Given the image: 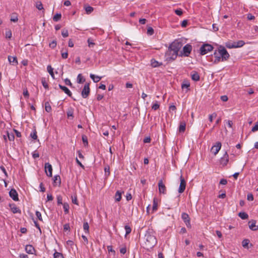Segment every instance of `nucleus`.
<instances>
[{
    "instance_id": "nucleus-1",
    "label": "nucleus",
    "mask_w": 258,
    "mask_h": 258,
    "mask_svg": "<svg viewBox=\"0 0 258 258\" xmlns=\"http://www.w3.org/2000/svg\"><path fill=\"white\" fill-rule=\"evenodd\" d=\"M145 244L147 248L153 247L157 243V239L152 233L147 232L145 235Z\"/></svg>"
},
{
    "instance_id": "nucleus-2",
    "label": "nucleus",
    "mask_w": 258,
    "mask_h": 258,
    "mask_svg": "<svg viewBox=\"0 0 258 258\" xmlns=\"http://www.w3.org/2000/svg\"><path fill=\"white\" fill-rule=\"evenodd\" d=\"M177 55L178 54L174 52L172 49L168 47V50L165 53V56L166 60L173 61L176 58Z\"/></svg>"
},
{
    "instance_id": "nucleus-3",
    "label": "nucleus",
    "mask_w": 258,
    "mask_h": 258,
    "mask_svg": "<svg viewBox=\"0 0 258 258\" xmlns=\"http://www.w3.org/2000/svg\"><path fill=\"white\" fill-rule=\"evenodd\" d=\"M219 50L222 61L227 60L230 57V55L225 48L222 46H220L219 47Z\"/></svg>"
},
{
    "instance_id": "nucleus-4",
    "label": "nucleus",
    "mask_w": 258,
    "mask_h": 258,
    "mask_svg": "<svg viewBox=\"0 0 258 258\" xmlns=\"http://www.w3.org/2000/svg\"><path fill=\"white\" fill-rule=\"evenodd\" d=\"M213 48V46L211 44L207 43L204 44L201 46L200 48V54L201 55H205L207 54L208 52L212 51Z\"/></svg>"
},
{
    "instance_id": "nucleus-5",
    "label": "nucleus",
    "mask_w": 258,
    "mask_h": 258,
    "mask_svg": "<svg viewBox=\"0 0 258 258\" xmlns=\"http://www.w3.org/2000/svg\"><path fill=\"white\" fill-rule=\"evenodd\" d=\"M182 46L181 42L178 41H173L169 46L174 52L178 54V52Z\"/></svg>"
},
{
    "instance_id": "nucleus-6",
    "label": "nucleus",
    "mask_w": 258,
    "mask_h": 258,
    "mask_svg": "<svg viewBox=\"0 0 258 258\" xmlns=\"http://www.w3.org/2000/svg\"><path fill=\"white\" fill-rule=\"evenodd\" d=\"M89 86V83L85 84L82 91L81 95L82 97L84 98H87L90 94V89Z\"/></svg>"
},
{
    "instance_id": "nucleus-7",
    "label": "nucleus",
    "mask_w": 258,
    "mask_h": 258,
    "mask_svg": "<svg viewBox=\"0 0 258 258\" xmlns=\"http://www.w3.org/2000/svg\"><path fill=\"white\" fill-rule=\"evenodd\" d=\"M180 183L178 188V192L181 194L184 192L186 187V181L182 175L180 177Z\"/></svg>"
},
{
    "instance_id": "nucleus-8",
    "label": "nucleus",
    "mask_w": 258,
    "mask_h": 258,
    "mask_svg": "<svg viewBox=\"0 0 258 258\" xmlns=\"http://www.w3.org/2000/svg\"><path fill=\"white\" fill-rule=\"evenodd\" d=\"M159 192L160 194H165L166 192V187L163 183V180L160 179L158 183Z\"/></svg>"
},
{
    "instance_id": "nucleus-9",
    "label": "nucleus",
    "mask_w": 258,
    "mask_h": 258,
    "mask_svg": "<svg viewBox=\"0 0 258 258\" xmlns=\"http://www.w3.org/2000/svg\"><path fill=\"white\" fill-rule=\"evenodd\" d=\"M221 143L219 142H218L216 143V145H214L211 148V152L216 155L219 152V150L221 148Z\"/></svg>"
},
{
    "instance_id": "nucleus-10",
    "label": "nucleus",
    "mask_w": 258,
    "mask_h": 258,
    "mask_svg": "<svg viewBox=\"0 0 258 258\" xmlns=\"http://www.w3.org/2000/svg\"><path fill=\"white\" fill-rule=\"evenodd\" d=\"M192 50V46L190 44H186L183 48V55L185 56H188Z\"/></svg>"
},
{
    "instance_id": "nucleus-11",
    "label": "nucleus",
    "mask_w": 258,
    "mask_h": 258,
    "mask_svg": "<svg viewBox=\"0 0 258 258\" xmlns=\"http://www.w3.org/2000/svg\"><path fill=\"white\" fill-rule=\"evenodd\" d=\"M45 171L46 175L49 177H51L52 175V168L51 165L49 163L45 164Z\"/></svg>"
},
{
    "instance_id": "nucleus-12",
    "label": "nucleus",
    "mask_w": 258,
    "mask_h": 258,
    "mask_svg": "<svg viewBox=\"0 0 258 258\" xmlns=\"http://www.w3.org/2000/svg\"><path fill=\"white\" fill-rule=\"evenodd\" d=\"M181 217L185 223L186 226L187 227H190V218L188 215L185 213H183L181 215Z\"/></svg>"
},
{
    "instance_id": "nucleus-13",
    "label": "nucleus",
    "mask_w": 258,
    "mask_h": 258,
    "mask_svg": "<svg viewBox=\"0 0 258 258\" xmlns=\"http://www.w3.org/2000/svg\"><path fill=\"white\" fill-rule=\"evenodd\" d=\"M229 161V155L226 152L223 156L220 159V164L223 166H226Z\"/></svg>"
},
{
    "instance_id": "nucleus-14",
    "label": "nucleus",
    "mask_w": 258,
    "mask_h": 258,
    "mask_svg": "<svg viewBox=\"0 0 258 258\" xmlns=\"http://www.w3.org/2000/svg\"><path fill=\"white\" fill-rule=\"evenodd\" d=\"M9 195L11 198L15 201H18V195L17 191L15 189H12L9 192Z\"/></svg>"
},
{
    "instance_id": "nucleus-15",
    "label": "nucleus",
    "mask_w": 258,
    "mask_h": 258,
    "mask_svg": "<svg viewBox=\"0 0 258 258\" xmlns=\"http://www.w3.org/2000/svg\"><path fill=\"white\" fill-rule=\"evenodd\" d=\"M249 228L252 231H256L258 230V226L256 225V221L251 220L248 222Z\"/></svg>"
},
{
    "instance_id": "nucleus-16",
    "label": "nucleus",
    "mask_w": 258,
    "mask_h": 258,
    "mask_svg": "<svg viewBox=\"0 0 258 258\" xmlns=\"http://www.w3.org/2000/svg\"><path fill=\"white\" fill-rule=\"evenodd\" d=\"M214 57H215V59L213 61L214 63L217 64L219 63L220 61H222L221 56L220 55L219 50H215L214 53Z\"/></svg>"
},
{
    "instance_id": "nucleus-17",
    "label": "nucleus",
    "mask_w": 258,
    "mask_h": 258,
    "mask_svg": "<svg viewBox=\"0 0 258 258\" xmlns=\"http://www.w3.org/2000/svg\"><path fill=\"white\" fill-rule=\"evenodd\" d=\"M9 206L11 208V211L13 213L20 214L21 213V210L16 206L15 204H10Z\"/></svg>"
},
{
    "instance_id": "nucleus-18",
    "label": "nucleus",
    "mask_w": 258,
    "mask_h": 258,
    "mask_svg": "<svg viewBox=\"0 0 258 258\" xmlns=\"http://www.w3.org/2000/svg\"><path fill=\"white\" fill-rule=\"evenodd\" d=\"M59 88L61 89L66 94H67L69 97H72V94L70 90L66 86H62L61 85H58Z\"/></svg>"
},
{
    "instance_id": "nucleus-19",
    "label": "nucleus",
    "mask_w": 258,
    "mask_h": 258,
    "mask_svg": "<svg viewBox=\"0 0 258 258\" xmlns=\"http://www.w3.org/2000/svg\"><path fill=\"white\" fill-rule=\"evenodd\" d=\"M191 77L192 80L195 81H198L200 80V76L198 73L196 71H192L191 73Z\"/></svg>"
},
{
    "instance_id": "nucleus-20",
    "label": "nucleus",
    "mask_w": 258,
    "mask_h": 258,
    "mask_svg": "<svg viewBox=\"0 0 258 258\" xmlns=\"http://www.w3.org/2000/svg\"><path fill=\"white\" fill-rule=\"evenodd\" d=\"M26 251L29 254H33L35 251L34 248L31 245H27L25 247Z\"/></svg>"
},
{
    "instance_id": "nucleus-21",
    "label": "nucleus",
    "mask_w": 258,
    "mask_h": 258,
    "mask_svg": "<svg viewBox=\"0 0 258 258\" xmlns=\"http://www.w3.org/2000/svg\"><path fill=\"white\" fill-rule=\"evenodd\" d=\"M8 60L10 63H13V64L17 65L18 64L17 57L16 56H9Z\"/></svg>"
},
{
    "instance_id": "nucleus-22",
    "label": "nucleus",
    "mask_w": 258,
    "mask_h": 258,
    "mask_svg": "<svg viewBox=\"0 0 258 258\" xmlns=\"http://www.w3.org/2000/svg\"><path fill=\"white\" fill-rule=\"evenodd\" d=\"M151 66L154 68L158 67L162 65V62H159L154 58L151 60Z\"/></svg>"
},
{
    "instance_id": "nucleus-23",
    "label": "nucleus",
    "mask_w": 258,
    "mask_h": 258,
    "mask_svg": "<svg viewBox=\"0 0 258 258\" xmlns=\"http://www.w3.org/2000/svg\"><path fill=\"white\" fill-rule=\"evenodd\" d=\"M53 182L54 184L56 185H58L59 186L61 184V179L59 175H55L53 178Z\"/></svg>"
},
{
    "instance_id": "nucleus-24",
    "label": "nucleus",
    "mask_w": 258,
    "mask_h": 258,
    "mask_svg": "<svg viewBox=\"0 0 258 258\" xmlns=\"http://www.w3.org/2000/svg\"><path fill=\"white\" fill-rule=\"evenodd\" d=\"M186 123L185 121H181L179 126V132H184L185 131Z\"/></svg>"
},
{
    "instance_id": "nucleus-25",
    "label": "nucleus",
    "mask_w": 258,
    "mask_h": 258,
    "mask_svg": "<svg viewBox=\"0 0 258 258\" xmlns=\"http://www.w3.org/2000/svg\"><path fill=\"white\" fill-rule=\"evenodd\" d=\"M90 77L95 83L98 82L102 78L101 77L95 76V75L93 74H90Z\"/></svg>"
},
{
    "instance_id": "nucleus-26",
    "label": "nucleus",
    "mask_w": 258,
    "mask_h": 258,
    "mask_svg": "<svg viewBox=\"0 0 258 258\" xmlns=\"http://www.w3.org/2000/svg\"><path fill=\"white\" fill-rule=\"evenodd\" d=\"M190 83L187 81H184L181 84V88L182 89L186 88L188 90H189Z\"/></svg>"
},
{
    "instance_id": "nucleus-27",
    "label": "nucleus",
    "mask_w": 258,
    "mask_h": 258,
    "mask_svg": "<svg viewBox=\"0 0 258 258\" xmlns=\"http://www.w3.org/2000/svg\"><path fill=\"white\" fill-rule=\"evenodd\" d=\"M115 201L119 202L121 199V192L117 190L115 195Z\"/></svg>"
},
{
    "instance_id": "nucleus-28",
    "label": "nucleus",
    "mask_w": 258,
    "mask_h": 258,
    "mask_svg": "<svg viewBox=\"0 0 258 258\" xmlns=\"http://www.w3.org/2000/svg\"><path fill=\"white\" fill-rule=\"evenodd\" d=\"M47 71L49 73V74L50 75V76H51V77L53 78V79H54V73H53V68L51 67V66L49 65L47 66Z\"/></svg>"
},
{
    "instance_id": "nucleus-29",
    "label": "nucleus",
    "mask_w": 258,
    "mask_h": 258,
    "mask_svg": "<svg viewBox=\"0 0 258 258\" xmlns=\"http://www.w3.org/2000/svg\"><path fill=\"white\" fill-rule=\"evenodd\" d=\"M238 216L243 220L247 219L248 217V214L245 212L239 213Z\"/></svg>"
},
{
    "instance_id": "nucleus-30",
    "label": "nucleus",
    "mask_w": 258,
    "mask_h": 258,
    "mask_svg": "<svg viewBox=\"0 0 258 258\" xmlns=\"http://www.w3.org/2000/svg\"><path fill=\"white\" fill-rule=\"evenodd\" d=\"M249 243V240L248 239H244L242 241V245L244 248H248V244Z\"/></svg>"
},
{
    "instance_id": "nucleus-31",
    "label": "nucleus",
    "mask_w": 258,
    "mask_h": 258,
    "mask_svg": "<svg viewBox=\"0 0 258 258\" xmlns=\"http://www.w3.org/2000/svg\"><path fill=\"white\" fill-rule=\"evenodd\" d=\"M69 205L68 203H64L63 204V208L64 209V212L65 213V214H68L69 212Z\"/></svg>"
},
{
    "instance_id": "nucleus-32",
    "label": "nucleus",
    "mask_w": 258,
    "mask_h": 258,
    "mask_svg": "<svg viewBox=\"0 0 258 258\" xmlns=\"http://www.w3.org/2000/svg\"><path fill=\"white\" fill-rule=\"evenodd\" d=\"M235 42L236 48L241 47L245 44V42L243 40H239Z\"/></svg>"
},
{
    "instance_id": "nucleus-33",
    "label": "nucleus",
    "mask_w": 258,
    "mask_h": 258,
    "mask_svg": "<svg viewBox=\"0 0 258 258\" xmlns=\"http://www.w3.org/2000/svg\"><path fill=\"white\" fill-rule=\"evenodd\" d=\"M158 207V203L157 200L156 198H154L153 199V204L152 207V209L153 211H156L157 210Z\"/></svg>"
},
{
    "instance_id": "nucleus-34",
    "label": "nucleus",
    "mask_w": 258,
    "mask_h": 258,
    "mask_svg": "<svg viewBox=\"0 0 258 258\" xmlns=\"http://www.w3.org/2000/svg\"><path fill=\"white\" fill-rule=\"evenodd\" d=\"M18 21L17 15L15 13H13L11 15V21L13 22H17Z\"/></svg>"
},
{
    "instance_id": "nucleus-35",
    "label": "nucleus",
    "mask_w": 258,
    "mask_h": 258,
    "mask_svg": "<svg viewBox=\"0 0 258 258\" xmlns=\"http://www.w3.org/2000/svg\"><path fill=\"white\" fill-rule=\"evenodd\" d=\"M85 81V79L83 78L82 74H80L77 77V82L78 83H82Z\"/></svg>"
},
{
    "instance_id": "nucleus-36",
    "label": "nucleus",
    "mask_w": 258,
    "mask_h": 258,
    "mask_svg": "<svg viewBox=\"0 0 258 258\" xmlns=\"http://www.w3.org/2000/svg\"><path fill=\"white\" fill-rule=\"evenodd\" d=\"M45 109L47 112H49L51 111V107L48 102L45 103Z\"/></svg>"
},
{
    "instance_id": "nucleus-37",
    "label": "nucleus",
    "mask_w": 258,
    "mask_h": 258,
    "mask_svg": "<svg viewBox=\"0 0 258 258\" xmlns=\"http://www.w3.org/2000/svg\"><path fill=\"white\" fill-rule=\"evenodd\" d=\"M226 46L228 48H236L235 46V42L231 43L230 42H228L226 43Z\"/></svg>"
},
{
    "instance_id": "nucleus-38",
    "label": "nucleus",
    "mask_w": 258,
    "mask_h": 258,
    "mask_svg": "<svg viewBox=\"0 0 258 258\" xmlns=\"http://www.w3.org/2000/svg\"><path fill=\"white\" fill-rule=\"evenodd\" d=\"M61 15L60 14H55L53 17V20L55 22H57L60 19H61Z\"/></svg>"
},
{
    "instance_id": "nucleus-39",
    "label": "nucleus",
    "mask_w": 258,
    "mask_h": 258,
    "mask_svg": "<svg viewBox=\"0 0 258 258\" xmlns=\"http://www.w3.org/2000/svg\"><path fill=\"white\" fill-rule=\"evenodd\" d=\"M83 229L86 233H89V226L87 222H85L84 223Z\"/></svg>"
},
{
    "instance_id": "nucleus-40",
    "label": "nucleus",
    "mask_w": 258,
    "mask_h": 258,
    "mask_svg": "<svg viewBox=\"0 0 258 258\" xmlns=\"http://www.w3.org/2000/svg\"><path fill=\"white\" fill-rule=\"evenodd\" d=\"M54 258H64L62 253L58 252H55L53 254Z\"/></svg>"
},
{
    "instance_id": "nucleus-41",
    "label": "nucleus",
    "mask_w": 258,
    "mask_h": 258,
    "mask_svg": "<svg viewBox=\"0 0 258 258\" xmlns=\"http://www.w3.org/2000/svg\"><path fill=\"white\" fill-rule=\"evenodd\" d=\"M85 11L87 14H90L93 12V7L88 6L85 7Z\"/></svg>"
},
{
    "instance_id": "nucleus-42",
    "label": "nucleus",
    "mask_w": 258,
    "mask_h": 258,
    "mask_svg": "<svg viewBox=\"0 0 258 258\" xmlns=\"http://www.w3.org/2000/svg\"><path fill=\"white\" fill-rule=\"evenodd\" d=\"M7 135L8 137V139L10 141H13L15 139L14 135L13 133L10 134L9 132H7Z\"/></svg>"
},
{
    "instance_id": "nucleus-43",
    "label": "nucleus",
    "mask_w": 258,
    "mask_h": 258,
    "mask_svg": "<svg viewBox=\"0 0 258 258\" xmlns=\"http://www.w3.org/2000/svg\"><path fill=\"white\" fill-rule=\"evenodd\" d=\"M30 136L34 140H36L37 139V132L36 131V129L34 130L33 133H32L30 134Z\"/></svg>"
},
{
    "instance_id": "nucleus-44",
    "label": "nucleus",
    "mask_w": 258,
    "mask_h": 258,
    "mask_svg": "<svg viewBox=\"0 0 258 258\" xmlns=\"http://www.w3.org/2000/svg\"><path fill=\"white\" fill-rule=\"evenodd\" d=\"M41 83L43 86L46 89H48V85L46 82L45 79L43 78L41 79Z\"/></svg>"
},
{
    "instance_id": "nucleus-45",
    "label": "nucleus",
    "mask_w": 258,
    "mask_h": 258,
    "mask_svg": "<svg viewBox=\"0 0 258 258\" xmlns=\"http://www.w3.org/2000/svg\"><path fill=\"white\" fill-rule=\"evenodd\" d=\"M57 44V42L56 40H53L51 42H50L49 44V46L50 48L53 49L54 48Z\"/></svg>"
},
{
    "instance_id": "nucleus-46",
    "label": "nucleus",
    "mask_w": 258,
    "mask_h": 258,
    "mask_svg": "<svg viewBox=\"0 0 258 258\" xmlns=\"http://www.w3.org/2000/svg\"><path fill=\"white\" fill-rule=\"evenodd\" d=\"M124 229L125 230V234L127 235L130 234L131 232V227L128 225H125L124 227Z\"/></svg>"
},
{
    "instance_id": "nucleus-47",
    "label": "nucleus",
    "mask_w": 258,
    "mask_h": 258,
    "mask_svg": "<svg viewBox=\"0 0 258 258\" xmlns=\"http://www.w3.org/2000/svg\"><path fill=\"white\" fill-rule=\"evenodd\" d=\"M36 8L39 10H41L43 9V5H42V4L41 3V2H38L36 3Z\"/></svg>"
},
{
    "instance_id": "nucleus-48",
    "label": "nucleus",
    "mask_w": 258,
    "mask_h": 258,
    "mask_svg": "<svg viewBox=\"0 0 258 258\" xmlns=\"http://www.w3.org/2000/svg\"><path fill=\"white\" fill-rule=\"evenodd\" d=\"M217 116V114L214 112L212 114H210L209 117V120L211 122L213 121V118H215Z\"/></svg>"
},
{
    "instance_id": "nucleus-49",
    "label": "nucleus",
    "mask_w": 258,
    "mask_h": 258,
    "mask_svg": "<svg viewBox=\"0 0 258 258\" xmlns=\"http://www.w3.org/2000/svg\"><path fill=\"white\" fill-rule=\"evenodd\" d=\"M109 166H107L104 168V171L105 172V175L108 176L110 175Z\"/></svg>"
},
{
    "instance_id": "nucleus-50",
    "label": "nucleus",
    "mask_w": 258,
    "mask_h": 258,
    "mask_svg": "<svg viewBox=\"0 0 258 258\" xmlns=\"http://www.w3.org/2000/svg\"><path fill=\"white\" fill-rule=\"evenodd\" d=\"M61 35L63 37H67L69 36L68 31L67 30H62Z\"/></svg>"
},
{
    "instance_id": "nucleus-51",
    "label": "nucleus",
    "mask_w": 258,
    "mask_h": 258,
    "mask_svg": "<svg viewBox=\"0 0 258 258\" xmlns=\"http://www.w3.org/2000/svg\"><path fill=\"white\" fill-rule=\"evenodd\" d=\"M154 29L152 27H149L147 29V33L150 35H152L154 34Z\"/></svg>"
},
{
    "instance_id": "nucleus-52",
    "label": "nucleus",
    "mask_w": 258,
    "mask_h": 258,
    "mask_svg": "<svg viewBox=\"0 0 258 258\" xmlns=\"http://www.w3.org/2000/svg\"><path fill=\"white\" fill-rule=\"evenodd\" d=\"M61 57L64 58V59H66L67 58H68V51H66V52H62V51L61 50Z\"/></svg>"
},
{
    "instance_id": "nucleus-53",
    "label": "nucleus",
    "mask_w": 258,
    "mask_h": 258,
    "mask_svg": "<svg viewBox=\"0 0 258 258\" xmlns=\"http://www.w3.org/2000/svg\"><path fill=\"white\" fill-rule=\"evenodd\" d=\"M82 141H83V143L85 144V145H88V139H87V137L86 136H85V135L82 136Z\"/></svg>"
},
{
    "instance_id": "nucleus-54",
    "label": "nucleus",
    "mask_w": 258,
    "mask_h": 258,
    "mask_svg": "<svg viewBox=\"0 0 258 258\" xmlns=\"http://www.w3.org/2000/svg\"><path fill=\"white\" fill-rule=\"evenodd\" d=\"M258 131V121L256 122L255 124L252 127L251 131L253 132Z\"/></svg>"
},
{
    "instance_id": "nucleus-55",
    "label": "nucleus",
    "mask_w": 258,
    "mask_h": 258,
    "mask_svg": "<svg viewBox=\"0 0 258 258\" xmlns=\"http://www.w3.org/2000/svg\"><path fill=\"white\" fill-rule=\"evenodd\" d=\"M6 37L10 39L12 37V32L9 30L6 32Z\"/></svg>"
},
{
    "instance_id": "nucleus-56",
    "label": "nucleus",
    "mask_w": 258,
    "mask_h": 258,
    "mask_svg": "<svg viewBox=\"0 0 258 258\" xmlns=\"http://www.w3.org/2000/svg\"><path fill=\"white\" fill-rule=\"evenodd\" d=\"M62 197L61 196H58L57 197V204L58 205H60V204H62Z\"/></svg>"
},
{
    "instance_id": "nucleus-57",
    "label": "nucleus",
    "mask_w": 258,
    "mask_h": 258,
    "mask_svg": "<svg viewBox=\"0 0 258 258\" xmlns=\"http://www.w3.org/2000/svg\"><path fill=\"white\" fill-rule=\"evenodd\" d=\"M159 104H158L157 103H156L152 105V108L154 110H156L159 108Z\"/></svg>"
},
{
    "instance_id": "nucleus-58",
    "label": "nucleus",
    "mask_w": 258,
    "mask_h": 258,
    "mask_svg": "<svg viewBox=\"0 0 258 258\" xmlns=\"http://www.w3.org/2000/svg\"><path fill=\"white\" fill-rule=\"evenodd\" d=\"M36 215L37 218L40 221H42V216H41V213L39 212L36 211Z\"/></svg>"
},
{
    "instance_id": "nucleus-59",
    "label": "nucleus",
    "mask_w": 258,
    "mask_h": 258,
    "mask_svg": "<svg viewBox=\"0 0 258 258\" xmlns=\"http://www.w3.org/2000/svg\"><path fill=\"white\" fill-rule=\"evenodd\" d=\"M64 82L67 85H68L71 87L72 86V83H71V81L69 79H66L64 80Z\"/></svg>"
},
{
    "instance_id": "nucleus-60",
    "label": "nucleus",
    "mask_w": 258,
    "mask_h": 258,
    "mask_svg": "<svg viewBox=\"0 0 258 258\" xmlns=\"http://www.w3.org/2000/svg\"><path fill=\"white\" fill-rule=\"evenodd\" d=\"M247 200L250 201H253V196L252 194H248L247 196Z\"/></svg>"
},
{
    "instance_id": "nucleus-61",
    "label": "nucleus",
    "mask_w": 258,
    "mask_h": 258,
    "mask_svg": "<svg viewBox=\"0 0 258 258\" xmlns=\"http://www.w3.org/2000/svg\"><path fill=\"white\" fill-rule=\"evenodd\" d=\"M175 13L177 15L181 16L182 14V11L181 9H177L175 11Z\"/></svg>"
},
{
    "instance_id": "nucleus-62",
    "label": "nucleus",
    "mask_w": 258,
    "mask_h": 258,
    "mask_svg": "<svg viewBox=\"0 0 258 258\" xmlns=\"http://www.w3.org/2000/svg\"><path fill=\"white\" fill-rule=\"evenodd\" d=\"M227 183V181L225 179H222L220 181V184L222 185H226Z\"/></svg>"
},
{
    "instance_id": "nucleus-63",
    "label": "nucleus",
    "mask_w": 258,
    "mask_h": 258,
    "mask_svg": "<svg viewBox=\"0 0 258 258\" xmlns=\"http://www.w3.org/2000/svg\"><path fill=\"white\" fill-rule=\"evenodd\" d=\"M70 229L69 224H66L63 225V230L64 231L69 230Z\"/></svg>"
},
{
    "instance_id": "nucleus-64",
    "label": "nucleus",
    "mask_w": 258,
    "mask_h": 258,
    "mask_svg": "<svg viewBox=\"0 0 258 258\" xmlns=\"http://www.w3.org/2000/svg\"><path fill=\"white\" fill-rule=\"evenodd\" d=\"M187 25V21L186 20H183L181 24V26L182 27H185Z\"/></svg>"
}]
</instances>
